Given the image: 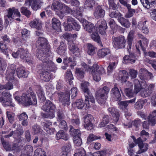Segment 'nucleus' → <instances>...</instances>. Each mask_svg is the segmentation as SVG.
I'll return each instance as SVG.
<instances>
[{"mask_svg": "<svg viewBox=\"0 0 156 156\" xmlns=\"http://www.w3.org/2000/svg\"><path fill=\"white\" fill-rule=\"evenodd\" d=\"M109 122V117L108 115H105L103 118L102 121L99 125L100 127L105 126Z\"/></svg>", "mask_w": 156, "mask_h": 156, "instance_id": "48", "label": "nucleus"}, {"mask_svg": "<svg viewBox=\"0 0 156 156\" xmlns=\"http://www.w3.org/2000/svg\"><path fill=\"white\" fill-rule=\"evenodd\" d=\"M33 130L35 134L40 133L41 131L40 126L37 125H34L33 126Z\"/></svg>", "mask_w": 156, "mask_h": 156, "instance_id": "64", "label": "nucleus"}, {"mask_svg": "<svg viewBox=\"0 0 156 156\" xmlns=\"http://www.w3.org/2000/svg\"><path fill=\"white\" fill-rule=\"evenodd\" d=\"M137 59V58L134 54L132 53L129 54V55H126L124 57L123 62L125 64H132L134 63Z\"/></svg>", "mask_w": 156, "mask_h": 156, "instance_id": "21", "label": "nucleus"}, {"mask_svg": "<svg viewBox=\"0 0 156 156\" xmlns=\"http://www.w3.org/2000/svg\"><path fill=\"white\" fill-rule=\"evenodd\" d=\"M67 23L64 22L63 25L66 31H71L73 30L79 31L80 28V25L78 24L76 20L70 16H69L67 19Z\"/></svg>", "mask_w": 156, "mask_h": 156, "instance_id": "10", "label": "nucleus"}, {"mask_svg": "<svg viewBox=\"0 0 156 156\" xmlns=\"http://www.w3.org/2000/svg\"><path fill=\"white\" fill-rule=\"evenodd\" d=\"M68 48L70 52L74 55L78 56L79 55V48L72 41L68 40Z\"/></svg>", "mask_w": 156, "mask_h": 156, "instance_id": "15", "label": "nucleus"}, {"mask_svg": "<svg viewBox=\"0 0 156 156\" xmlns=\"http://www.w3.org/2000/svg\"><path fill=\"white\" fill-rule=\"evenodd\" d=\"M117 64V62L109 63L108 66L107 67L108 73H110L112 72L116 67Z\"/></svg>", "mask_w": 156, "mask_h": 156, "instance_id": "42", "label": "nucleus"}, {"mask_svg": "<svg viewBox=\"0 0 156 156\" xmlns=\"http://www.w3.org/2000/svg\"><path fill=\"white\" fill-rule=\"evenodd\" d=\"M75 73L77 76L79 78H82L84 76V72L81 69L76 68Z\"/></svg>", "mask_w": 156, "mask_h": 156, "instance_id": "54", "label": "nucleus"}, {"mask_svg": "<svg viewBox=\"0 0 156 156\" xmlns=\"http://www.w3.org/2000/svg\"><path fill=\"white\" fill-rule=\"evenodd\" d=\"M108 111L113 117L116 118V120L118 121L119 119V114L116 110L113 107H111L108 108Z\"/></svg>", "mask_w": 156, "mask_h": 156, "instance_id": "31", "label": "nucleus"}, {"mask_svg": "<svg viewBox=\"0 0 156 156\" xmlns=\"http://www.w3.org/2000/svg\"><path fill=\"white\" fill-rule=\"evenodd\" d=\"M73 140L74 145L75 146H80L82 143L80 136H74L73 138Z\"/></svg>", "mask_w": 156, "mask_h": 156, "instance_id": "41", "label": "nucleus"}, {"mask_svg": "<svg viewBox=\"0 0 156 156\" xmlns=\"http://www.w3.org/2000/svg\"><path fill=\"white\" fill-rule=\"evenodd\" d=\"M37 93L41 102H43L45 100V98L44 96V92L41 89L39 90L37 92Z\"/></svg>", "mask_w": 156, "mask_h": 156, "instance_id": "58", "label": "nucleus"}, {"mask_svg": "<svg viewBox=\"0 0 156 156\" xmlns=\"http://www.w3.org/2000/svg\"><path fill=\"white\" fill-rule=\"evenodd\" d=\"M81 86L82 90L85 93L86 107L87 108H89L90 107L89 101L93 103L95 102L93 97L89 91L88 87L89 86V83L88 82H84L81 84Z\"/></svg>", "mask_w": 156, "mask_h": 156, "instance_id": "7", "label": "nucleus"}, {"mask_svg": "<svg viewBox=\"0 0 156 156\" xmlns=\"http://www.w3.org/2000/svg\"><path fill=\"white\" fill-rule=\"evenodd\" d=\"M66 93H68L69 95V96H71L72 98H73L76 97L77 94V89L76 87H73L71 88L69 91H66Z\"/></svg>", "mask_w": 156, "mask_h": 156, "instance_id": "43", "label": "nucleus"}, {"mask_svg": "<svg viewBox=\"0 0 156 156\" xmlns=\"http://www.w3.org/2000/svg\"><path fill=\"white\" fill-rule=\"evenodd\" d=\"M94 0H86L84 6L85 8H91L94 6Z\"/></svg>", "mask_w": 156, "mask_h": 156, "instance_id": "50", "label": "nucleus"}, {"mask_svg": "<svg viewBox=\"0 0 156 156\" xmlns=\"http://www.w3.org/2000/svg\"><path fill=\"white\" fill-rule=\"evenodd\" d=\"M143 7L147 9L150 8L151 5V1L149 0H140Z\"/></svg>", "mask_w": 156, "mask_h": 156, "instance_id": "51", "label": "nucleus"}, {"mask_svg": "<svg viewBox=\"0 0 156 156\" xmlns=\"http://www.w3.org/2000/svg\"><path fill=\"white\" fill-rule=\"evenodd\" d=\"M119 22L120 23L122 26L126 28H129L130 26V23L129 20L123 17L119 18Z\"/></svg>", "mask_w": 156, "mask_h": 156, "instance_id": "39", "label": "nucleus"}, {"mask_svg": "<svg viewBox=\"0 0 156 156\" xmlns=\"http://www.w3.org/2000/svg\"><path fill=\"white\" fill-rule=\"evenodd\" d=\"M113 39V46L115 48H122L125 47L126 41L124 37L121 36Z\"/></svg>", "mask_w": 156, "mask_h": 156, "instance_id": "11", "label": "nucleus"}, {"mask_svg": "<svg viewBox=\"0 0 156 156\" xmlns=\"http://www.w3.org/2000/svg\"><path fill=\"white\" fill-rule=\"evenodd\" d=\"M135 34V31L134 30H131L129 32L127 38V49L129 51L131 48L132 44L134 39V35Z\"/></svg>", "mask_w": 156, "mask_h": 156, "instance_id": "22", "label": "nucleus"}, {"mask_svg": "<svg viewBox=\"0 0 156 156\" xmlns=\"http://www.w3.org/2000/svg\"><path fill=\"white\" fill-rule=\"evenodd\" d=\"M42 109L48 112L47 115L44 116V117L52 118L55 117L54 112L56 108L50 101H47L45 104L42 107Z\"/></svg>", "mask_w": 156, "mask_h": 156, "instance_id": "9", "label": "nucleus"}, {"mask_svg": "<svg viewBox=\"0 0 156 156\" xmlns=\"http://www.w3.org/2000/svg\"><path fill=\"white\" fill-rule=\"evenodd\" d=\"M84 125L85 129L88 130H90L93 129V126L91 123L93 117L90 114H88L84 117Z\"/></svg>", "mask_w": 156, "mask_h": 156, "instance_id": "17", "label": "nucleus"}, {"mask_svg": "<svg viewBox=\"0 0 156 156\" xmlns=\"http://www.w3.org/2000/svg\"><path fill=\"white\" fill-rule=\"evenodd\" d=\"M127 9L128 10V12L125 15V16L126 18H130L133 16V13H135V11L134 9L131 8V6L129 8L128 7Z\"/></svg>", "mask_w": 156, "mask_h": 156, "instance_id": "55", "label": "nucleus"}, {"mask_svg": "<svg viewBox=\"0 0 156 156\" xmlns=\"http://www.w3.org/2000/svg\"><path fill=\"white\" fill-rule=\"evenodd\" d=\"M74 155V156H85V151L83 148H81L76 151V152Z\"/></svg>", "mask_w": 156, "mask_h": 156, "instance_id": "52", "label": "nucleus"}, {"mask_svg": "<svg viewBox=\"0 0 156 156\" xmlns=\"http://www.w3.org/2000/svg\"><path fill=\"white\" fill-rule=\"evenodd\" d=\"M83 25L84 29L88 31L89 33H91V38L94 41L98 42V29L96 27H95L93 24L88 22L87 20L83 19Z\"/></svg>", "mask_w": 156, "mask_h": 156, "instance_id": "3", "label": "nucleus"}, {"mask_svg": "<svg viewBox=\"0 0 156 156\" xmlns=\"http://www.w3.org/2000/svg\"><path fill=\"white\" fill-rule=\"evenodd\" d=\"M118 104L120 108L122 110L126 109L128 105V102L126 101H120L119 103Z\"/></svg>", "mask_w": 156, "mask_h": 156, "instance_id": "61", "label": "nucleus"}, {"mask_svg": "<svg viewBox=\"0 0 156 156\" xmlns=\"http://www.w3.org/2000/svg\"><path fill=\"white\" fill-rule=\"evenodd\" d=\"M124 92L126 95L130 98L133 97L135 94L134 91H133V90L130 88H125Z\"/></svg>", "mask_w": 156, "mask_h": 156, "instance_id": "46", "label": "nucleus"}, {"mask_svg": "<svg viewBox=\"0 0 156 156\" xmlns=\"http://www.w3.org/2000/svg\"><path fill=\"white\" fill-rule=\"evenodd\" d=\"M56 139L57 140L62 139L65 140H67L69 139V135L63 130H60L56 134Z\"/></svg>", "mask_w": 156, "mask_h": 156, "instance_id": "29", "label": "nucleus"}, {"mask_svg": "<svg viewBox=\"0 0 156 156\" xmlns=\"http://www.w3.org/2000/svg\"><path fill=\"white\" fill-rule=\"evenodd\" d=\"M119 76L122 82H126L128 78L127 72L124 70L120 71L119 72Z\"/></svg>", "mask_w": 156, "mask_h": 156, "instance_id": "33", "label": "nucleus"}, {"mask_svg": "<svg viewBox=\"0 0 156 156\" xmlns=\"http://www.w3.org/2000/svg\"><path fill=\"white\" fill-rule=\"evenodd\" d=\"M20 12L23 14L29 17L31 15L30 11L24 7H22L20 9Z\"/></svg>", "mask_w": 156, "mask_h": 156, "instance_id": "59", "label": "nucleus"}, {"mask_svg": "<svg viewBox=\"0 0 156 156\" xmlns=\"http://www.w3.org/2000/svg\"><path fill=\"white\" fill-rule=\"evenodd\" d=\"M101 24L99 26V32L101 35H104L105 33V30L107 28V26L105 21L103 19H101L99 20Z\"/></svg>", "mask_w": 156, "mask_h": 156, "instance_id": "24", "label": "nucleus"}, {"mask_svg": "<svg viewBox=\"0 0 156 156\" xmlns=\"http://www.w3.org/2000/svg\"><path fill=\"white\" fill-rule=\"evenodd\" d=\"M66 46L65 44L62 43L61 44L60 46L58 48L57 53L62 56H65L66 54Z\"/></svg>", "mask_w": 156, "mask_h": 156, "instance_id": "30", "label": "nucleus"}, {"mask_svg": "<svg viewBox=\"0 0 156 156\" xmlns=\"http://www.w3.org/2000/svg\"><path fill=\"white\" fill-rule=\"evenodd\" d=\"M95 48L92 44H88V54L90 55H92L94 54L95 53Z\"/></svg>", "mask_w": 156, "mask_h": 156, "instance_id": "60", "label": "nucleus"}, {"mask_svg": "<svg viewBox=\"0 0 156 156\" xmlns=\"http://www.w3.org/2000/svg\"><path fill=\"white\" fill-rule=\"evenodd\" d=\"M73 106L76 107V108L79 109H82L83 107H84L85 109H87L89 108H87L86 107V102L85 101V102L84 104L83 102V100L81 99L77 100L74 103L72 104Z\"/></svg>", "mask_w": 156, "mask_h": 156, "instance_id": "25", "label": "nucleus"}, {"mask_svg": "<svg viewBox=\"0 0 156 156\" xmlns=\"http://www.w3.org/2000/svg\"><path fill=\"white\" fill-rule=\"evenodd\" d=\"M19 92L16 91L14 94L15 100L20 104L25 106L31 105H36L37 104L36 97L33 92L23 93L21 96L18 95Z\"/></svg>", "mask_w": 156, "mask_h": 156, "instance_id": "1", "label": "nucleus"}, {"mask_svg": "<svg viewBox=\"0 0 156 156\" xmlns=\"http://www.w3.org/2000/svg\"><path fill=\"white\" fill-rule=\"evenodd\" d=\"M0 48L2 51L6 55L7 57L9 58V53L11 54V51L7 48L5 44H4L2 42H0Z\"/></svg>", "mask_w": 156, "mask_h": 156, "instance_id": "32", "label": "nucleus"}, {"mask_svg": "<svg viewBox=\"0 0 156 156\" xmlns=\"http://www.w3.org/2000/svg\"><path fill=\"white\" fill-rule=\"evenodd\" d=\"M43 3V0H26L25 5L26 6H31L34 10H36L40 8Z\"/></svg>", "mask_w": 156, "mask_h": 156, "instance_id": "14", "label": "nucleus"}, {"mask_svg": "<svg viewBox=\"0 0 156 156\" xmlns=\"http://www.w3.org/2000/svg\"><path fill=\"white\" fill-rule=\"evenodd\" d=\"M2 93V94H3V98H5V100H6V101H5V103H6V105L8 106H11L12 107H14L15 106V105L13 103H12V102H11L9 104H8L9 103L8 102V101L11 96V95L10 93L9 92L5 91L3 92Z\"/></svg>", "mask_w": 156, "mask_h": 156, "instance_id": "38", "label": "nucleus"}, {"mask_svg": "<svg viewBox=\"0 0 156 156\" xmlns=\"http://www.w3.org/2000/svg\"><path fill=\"white\" fill-rule=\"evenodd\" d=\"M53 28L58 32L61 31V23L60 21L55 18L52 20Z\"/></svg>", "mask_w": 156, "mask_h": 156, "instance_id": "27", "label": "nucleus"}, {"mask_svg": "<svg viewBox=\"0 0 156 156\" xmlns=\"http://www.w3.org/2000/svg\"><path fill=\"white\" fill-rule=\"evenodd\" d=\"M34 156H46V154L44 151L39 148L35 151Z\"/></svg>", "mask_w": 156, "mask_h": 156, "instance_id": "47", "label": "nucleus"}, {"mask_svg": "<svg viewBox=\"0 0 156 156\" xmlns=\"http://www.w3.org/2000/svg\"><path fill=\"white\" fill-rule=\"evenodd\" d=\"M110 52L109 50L107 48H103L98 51V57L103 58L108 54Z\"/></svg>", "mask_w": 156, "mask_h": 156, "instance_id": "37", "label": "nucleus"}, {"mask_svg": "<svg viewBox=\"0 0 156 156\" xmlns=\"http://www.w3.org/2000/svg\"><path fill=\"white\" fill-rule=\"evenodd\" d=\"M144 101L142 100H139L134 105L135 108L137 110H140L143 108Z\"/></svg>", "mask_w": 156, "mask_h": 156, "instance_id": "53", "label": "nucleus"}, {"mask_svg": "<svg viewBox=\"0 0 156 156\" xmlns=\"http://www.w3.org/2000/svg\"><path fill=\"white\" fill-rule=\"evenodd\" d=\"M69 133L71 135L73 136H80L81 133L80 131L78 129H75L72 126H69Z\"/></svg>", "mask_w": 156, "mask_h": 156, "instance_id": "40", "label": "nucleus"}, {"mask_svg": "<svg viewBox=\"0 0 156 156\" xmlns=\"http://www.w3.org/2000/svg\"><path fill=\"white\" fill-rule=\"evenodd\" d=\"M64 6H65V4L62 3L60 1H54L52 4L51 8L52 9L56 12H60V14L57 13V14L59 16L60 18L62 19L63 17V16L61 10H62Z\"/></svg>", "mask_w": 156, "mask_h": 156, "instance_id": "13", "label": "nucleus"}, {"mask_svg": "<svg viewBox=\"0 0 156 156\" xmlns=\"http://www.w3.org/2000/svg\"><path fill=\"white\" fill-rule=\"evenodd\" d=\"M7 13L5 16V20L6 23H11L14 20L20 21L21 14L18 9L15 7L9 8L7 10Z\"/></svg>", "mask_w": 156, "mask_h": 156, "instance_id": "4", "label": "nucleus"}, {"mask_svg": "<svg viewBox=\"0 0 156 156\" xmlns=\"http://www.w3.org/2000/svg\"><path fill=\"white\" fill-rule=\"evenodd\" d=\"M66 80L68 82L70 85L72 84V80L73 79V77L71 72L69 70H68L66 72Z\"/></svg>", "mask_w": 156, "mask_h": 156, "instance_id": "44", "label": "nucleus"}, {"mask_svg": "<svg viewBox=\"0 0 156 156\" xmlns=\"http://www.w3.org/2000/svg\"><path fill=\"white\" fill-rule=\"evenodd\" d=\"M112 97L116 101H120L121 100V96L120 91L117 87L115 86L112 88L111 91Z\"/></svg>", "mask_w": 156, "mask_h": 156, "instance_id": "20", "label": "nucleus"}, {"mask_svg": "<svg viewBox=\"0 0 156 156\" xmlns=\"http://www.w3.org/2000/svg\"><path fill=\"white\" fill-rule=\"evenodd\" d=\"M156 117V110H154L148 117V121L151 123L152 126L155 124V121L154 118Z\"/></svg>", "mask_w": 156, "mask_h": 156, "instance_id": "45", "label": "nucleus"}, {"mask_svg": "<svg viewBox=\"0 0 156 156\" xmlns=\"http://www.w3.org/2000/svg\"><path fill=\"white\" fill-rule=\"evenodd\" d=\"M16 73L17 76L19 78L22 77L26 78L27 77L29 73L28 71L26 72L24 69L22 67H20L17 69Z\"/></svg>", "mask_w": 156, "mask_h": 156, "instance_id": "26", "label": "nucleus"}, {"mask_svg": "<svg viewBox=\"0 0 156 156\" xmlns=\"http://www.w3.org/2000/svg\"><path fill=\"white\" fill-rule=\"evenodd\" d=\"M147 21H145L144 22H140L138 23L137 25L138 28L140 29L141 31L144 34H147L148 33V29L146 25V22Z\"/></svg>", "mask_w": 156, "mask_h": 156, "instance_id": "28", "label": "nucleus"}, {"mask_svg": "<svg viewBox=\"0 0 156 156\" xmlns=\"http://www.w3.org/2000/svg\"><path fill=\"white\" fill-rule=\"evenodd\" d=\"M59 100L63 105H68L70 104L69 95L66 93H61L58 94Z\"/></svg>", "mask_w": 156, "mask_h": 156, "instance_id": "16", "label": "nucleus"}, {"mask_svg": "<svg viewBox=\"0 0 156 156\" xmlns=\"http://www.w3.org/2000/svg\"><path fill=\"white\" fill-rule=\"evenodd\" d=\"M19 129L16 130V132L14 135V137L15 138L18 139L20 137V135L23 133V131H21V127L19 126V127H18Z\"/></svg>", "mask_w": 156, "mask_h": 156, "instance_id": "57", "label": "nucleus"}, {"mask_svg": "<svg viewBox=\"0 0 156 156\" xmlns=\"http://www.w3.org/2000/svg\"><path fill=\"white\" fill-rule=\"evenodd\" d=\"M98 65L96 63H95L92 66L91 69V73L94 80L97 81L98 80V77L97 76V70H98Z\"/></svg>", "mask_w": 156, "mask_h": 156, "instance_id": "36", "label": "nucleus"}, {"mask_svg": "<svg viewBox=\"0 0 156 156\" xmlns=\"http://www.w3.org/2000/svg\"><path fill=\"white\" fill-rule=\"evenodd\" d=\"M41 79L45 81L48 82L50 80V74L47 71H43L40 74Z\"/></svg>", "mask_w": 156, "mask_h": 156, "instance_id": "34", "label": "nucleus"}, {"mask_svg": "<svg viewBox=\"0 0 156 156\" xmlns=\"http://www.w3.org/2000/svg\"><path fill=\"white\" fill-rule=\"evenodd\" d=\"M102 94H101L99 97V104H102L104 103L105 101L106 100L107 98V94H108L109 91V88L106 87H104L101 90Z\"/></svg>", "mask_w": 156, "mask_h": 156, "instance_id": "18", "label": "nucleus"}, {"mask_svg": "<svg viewBox=\"0 0 156 156\" xmlns=\"http://www.w3.org/2000/svg\"><path fill=\"white\" fill-rule=\"evenodd\" d=\"M16 67L14 64L9 65L6 71L5 78L8 81H11L12 82L16 81L14 79L15 71Z\"/></svg>", "mask_w": 156, "mask_h": 156, "instance_id": "12", "label": "nucleus"}, {"mask_svg": "<svg viewBox=\"0 0 156 156\" xmlns=\"http://www.w3.org/2000/svg\"><path fill=\"white\" fill-rule=\"evenodd\" d=\"M71 146L70 143H68L66 146H64L62 148L63 151L62 152H64V154L69 153L71 150Z\"/></svg>", "mask_w": 156, "mask_h": 156, "instance_id": "62", "label": "nucleus"}, {"mask_svg": "<svg viewBox=\"0 0 156 156\" xmlns=\"http://www.w3.org/2000/svg\"><path fill=\"white\" fill-rule=\"evenodd\" d=\"M62 10L63 11V13H71V14L75 15L72 10L69 7L65 5V6L63 7ZM63 12H62V13Z\"/></svg>", "mask_w": 156, "mask_h": 156, "instance_id": "63", "label": "nucleus"}, {"mask_svg": "<svg viewBox=\"0 0 156 156\" xmlns=\"http://www.w3.org/2000/svg\"><path fill=\"white\" fill-rule=\"evenodd\" d=\"M13 133V131L3 132L1 135V133H0L1 140L3 147L6 151H19V148L17 147V145L16 144H13L12 146H11L9 144L6 145L5 144L4 140V137L5 138H8L11 136L12 135Z\"/></svg>", "mask_w": 156, "mask_h": 156, "instance_id": "6", "label": "nucleus"}, {"mask_svg": "<svg viewBox=\"0 0 156 156\" xmlns=\"http://www.w3.org/2000/svg\"><path fill=\"white\" fill-rule=\"evenodd\" d=\"M138 145L140 149L137 151V154H140L146 151L148 148V145L146 143H144L141 137L138 138Z\"/></svg>", "mask_w": 156, "mask_h": 156, "instance_id": "19", "label": "nucleus"}, {"mask_svg": "<svg viewBox=\"0 0 156 156\" xmlns=\"http://www.w3.org/2000/svg\"><path fill=\"white\" fill-rule=\"evenodd\" d=\"M29 25L31 27L37 30H41L42 27L41 21L37 18L34 19L29 23Z\"/></svg>", "mask_w": 156, "mask_h": 156, "instance_id": "23", "label": "nucleus"}, {"mask_svg": "<svg viewBox=\"0 0 156 156\" xmlns=\"http://www.w3.org/2000/svg\"><path fill=\"white\" fill-rule=\"evenodd\" d=\"M36 45V47L38 49L37 54L36 56L41 51L43 52L41 54V57L45 56L48 54H50L51 51L49 50V46L47 43V40L43 37H40L37 41Z\"/></svg>", "mask_w": 156, "mask_h": 156, "instance_id": "2", "label": "nucleus"}, {"mask_svg": "<svg viewBox=\"0 0 156 156\" xmlns=\"http://www.w3.org/2000/svg\"><path fill=\"white\" fill-rule=\"evenodd\" d=\"M134 92L136 94L139 92L142 89L140 85V81L138 80L135 79L134 80Z\"/></svg>", "mask_w": 156, "mask_h": 156, "instance_id": "35", "label": "nucleus"}, {"mask_svg": "<svg viewBox=\"0 0 156 156\" xmlns=\"http://www.w3.org/2000/svg\"><path fill=\"white\" fill-rule=\"evenodd\" d=\"M109 16L111 18H118V20L120 17H121V14L119 11L117 10L115 11L111 12L109 14Z\"/></svg>", "mask_w": 156, "mask_h": 156, "instance_id": "49", "label": "nucleus"}, {"mask_svg": "<svg viewBox=\"0 0 156 156\" xmlns=\"http://www.w3.org/2000/svg\"><path fill=\"white\" fill-rule=\"evenodd\" d=\"M6 66L7 64L5 61L2 58H0V72L5 70Z\"/></svg>", "mask_w": 156, "mask_h": 156, "instance_id": "56", "label": "nucleus"}, {"mask_svg": "<svg viewBox=\"0 0 156 156\" xmlns=\"http://www.w3.org/2000/svg\"><path fill=\"white\" fill-rule=\"evenodd\" d=\"M42 51H40L37 55V58L40 60L42 61L43 62L46 63L48 65V66L49 70L51 71H54L56 69V67L55 65L51 61L53 57V54L50 53V54H48L45 56H42V57H41V54H42Z\"/></svg>", "mask_w": 156, "mask_h": 156, "instance_id": "5", "label": "nucleus"}, {"mask_svg": "<svg viewBox=\"0 0 156 156\" xmlns=\"http://www.w3.org/2000/svg\"><path fill=\"white\" fill-rule=\"evenodd\" d=\"M27 49L24 50L22 48H19L17 51L15 53H13L12 55L14 58H17L20 54V58L24 60L29 64L30 65L32 63L33 59L29 54L27 53Z\"/></svg>", "mask_w": 156, "mask_h": 156, "instance_id": "8", "label": "nucleus"}]
</instances>
